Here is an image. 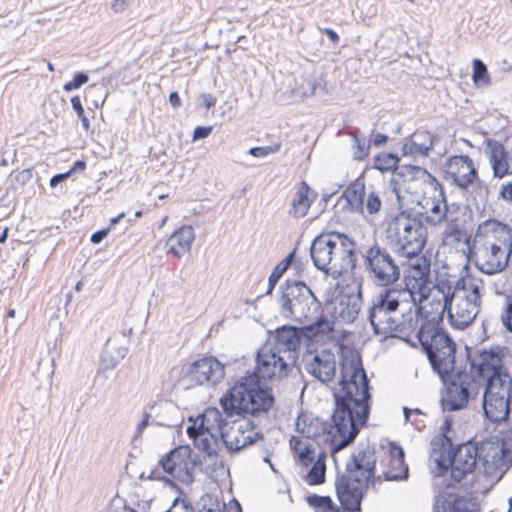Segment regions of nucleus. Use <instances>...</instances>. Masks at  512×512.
I'll use <instances>...</instances> for the list:
<instances>
[{"label": "nucleus", "mask_w": 512, "mask_h": 512, "mask_svg": "<svg viewBox=\"0 0 512 512\" xmlns=\"http://www.w3.org/2000/svg\"><path fill=\"white\" fill-rule=\"evenodd\" d=\"M452 512H474L469 508V503L464 499L455 500L452 505Z\"/></svg>", "instance_id": "48"}, {"label": "nucleus", "mask_w": 512, "mask_h": 512, "mask_svg": "<svg viewBox=\"0 0 512 512\" xmlns=\"http://www.w3.org/2000/svg\"><path fill=\"white\" fill-rule=\"evenodd\" d=\"M192 424L187 428V434L193 440L195 446L208 455L216 453L219 437L224 434L223 427L226 424L220 410L216 407H208L195 419L190 418Z\"/></svg>", "instance_id": "10"}, {"label": "nucleus", "mask_w": 512, "mask_h": 512, "mask_svg": "<svg viewBox=\"0 0 512 512\" xmlns=\"http://www.w3.org/2000/svg\"><path fill=\"white\" fill-rule=\"evenodd\" d=\"M288 374V365L271 348L264 347L257 354L256 367L252 373L244 377H251L256 381L281 379Z\"/></svg>", "instance_id": "20"}, {"label": "nucleus", "mask_w": 512, "mask_h": 512, "mask_svg": "<svg viewBox=\"0 0 512 512\" xmlns=\"http://www.w3.org/2000/svg\"><path fill=\"white\" fill-rule=\"evenodd\" d=\"M343 363L342 378L336 389L333 424L328 430L332 452H338L352 441V374L345 371Z\"/></svg>", "instance_id": "7"}, {"label": "nucleus", "mask_w": 512, "mask_h": 512, "mask_svg": "<svg viewBox=\"0 0 512 512\" xmlns=\"http://www.w3.org/2000/svg\"><path fill=\"white\" fill-rule=\"evenodd\" d=\"M126 6H127V0H112L111 1V8L116 13L124 11Z\"/></svg>", "instance_id": "51"}, {"label": "nucleus", "mask_w": 512, "mask_h": 512, "mask_svg": "<svg viewBox=\"0 0 512 512\" xmlns=\"http://www.w3.org/2000/svg\"><path fill=\"white\" fill-rule=\"evenodd\" d=\"M512 250L502 247L479 245L478 266L487 274L493 275L506 269L510 261Z\"/></svg>", "instance_id": "26"}, {"label": "nucleus", "mask_w": 512, "mask_h": 512, "mask_svg": "<svg viewBox=\"0 0 512 512\" xmlns=\"http://www.w3.org/2000/svg\"><path fill=\"white\" fill-rule=\"evenodd\" d=\"M300 301L298 299H289V309L291 311V313H294L295 312V308L297 306V304H299Z\"/></svg>", "instance_id": "58"}, {"label": "nucleus", "mask_w": 512, "mask_h": 512, "mask_svg": "<svg viewBox=\"0 0 512 512\" xmlns=\"http://www.w3.org/2000/svg\"><path fill=\"white\" fill-rule=\"evenodd\" d=\"M8 317L13 318L15 317V310L11 309L8 311Z\"/></svg>", "instance_id": "63"}, {"label": "nucleus", "mask_w": 512, "mask_h": 512, "mask_svg": "<svg viewBox=\"0 0 512 512\" xmlns=\"http://www.w3.org/2000/svg\"><path fill=\"white\" fill-rule=\"evenodd\" d=\"M212 126H198L193 133V140L204 139L212 133Z\"/></svg>", "instance_id": "47"}, {"label": "nucleus", "mask_w": 512, "mask_h": 512, "mask_svg": "<svg viewBox=\"0 0 512 512\" xmlns=\"http://www.w3.org/2000/svg\"><path fill=\"white\" fill-rule=\"evenodd\" d=\"M70 177V173L65 172L61 174H56L50 179V186L56 187L60 182Z\"/></svg>", "instance_id": "52"}, {"label": "nucleus", "mask_w": 512, "mask_h": 512, "mask_svg": "<svg viewBox=\"0 0 512 512\" xmlns=\"http://www.w3.org/2000/svg\"><path fill=\"white\" fill-rule=\"evenodd\" d=\"M443 242L448 245H457L459 243L466 244L470 243V235L467 230L460 224L459 219L452 217L445 224L443 231Z\"/></svg>", "instance_id": "35"}, {"label": "nucleus", "mask_w": 512, "mask_h": 512, "mask_svg": "<svg viewBox=\"0 0 512 512\" xmlns=\"http://www.w3.org/2000/svg\"><path fill=\"white\" fill-rule=\"evenodd\" d=\"M32 178V169L31 168H28V169H23L22 171H20L16 177H15V180L24 185L26 182L30 181Z\"/></svg>", "instance_id": "49"}, {"label": "nucleus", "mask_w": 512, "mask_h": 512, "mask_svg": "<svg viewBox=\"0 0 512 512\" xmlns=\"http://www.w3.org/2000/svg\"><path fill=\"white\" fill-rule=\"evenodd\" d=\"M475 238L479 245L497 246L512 250V228L496 219H487L480 223Z\"/></svg>", "instance_id": "21"}, {"label": "nucleus", "mask_w": 512, "mask_h": 512, "mask_svg": "<svg viewBox=\"0 0 512 512\" xmlns=\"http://www.w3.org/2000/svg\"><path fill=\"white\" fill-rule=\"evenodd\" d=\"M354 439L359 430L367 426L370 414L371 394L369 380L359 362L354 361Z\"/></svg>", "instance_id": "18"}, {"label": "nucleus", "mask_w": 512, "mask_h": 512, "mask_svg": "<svg viewBox=\"0 0 512 512\" xmlns=\"http://www.w3.org/2000/svg\"><path fill=\"white\" fill-rule=\"evenodd\" d=\"M418 205L422 206L425 210L424 220L429 226H442L453 217L452 213L448 210L442 185L436 190H433V192L427 195L423 202H420Z\"/></svg>", "instance_id": "23"}, {"label": "nucleus", "mask_w": 512, "mask_h": 512, "mask_svg": "<svg viewBox=\"0 0 512 512\" xmlns=\"http://www.w3.org/2000/svg\"><path fill=\"white\" fill-rule=\"evenodd\" d=\"M445 179L460 189L479 184L480 177L474 160L468 155L450 156L444 165Z\"/></svg>", "instance_id": "19"}, {"label": "nucleus", "mask_w": 512, "mask_h": 512, "mask_svg": "<svg viewBox=\"0 0 512 512\" xmlns=\"http://www.w3.org/2000/svg\"><path fill=\"white\" fill-rule=\"evenodd\" d=\"M219 403L227 417L250 414L253 416L268 412L274 397L270 389L251 377H242L220 398Z\"/></svg>", "instance_id": "3"}, {"label": "nucleus", "mask_w": 512, "mask_h": 512, "mask_svg": "<svg viewBox=\"0 0 512 512\" xmlns=\"http://www.w3.org/2000/svg\"><path fill=\"white\" fill-rule=\"evenodd\" d=\"M109 231V228L96 231L91 235V242L94 244L100 243L108 235Z\"/></svg>", "instance_id": "50"}, {"label": "nucleus", "mask_w": 512, "mask_h": 512, "mask_svg": "<svg viewBox=\"0 0 512 512\" xmlns=\"http://www.w3.org/2000/svg\"><path fill=\"white\" fill-rule=\"evenodd\" d=\"M499 199L512 205V181H507L500 186Z\"/></svg>", "instance_id": "45"}, {"label": "nucleus", "mask_w": 512, "mask_h": 512, "mask_svg": "<svg viewBox=\"0 0 512 512\" xmlns=\"http://www.w3.org/2000/svg\"><path fill=\"white\" fill-rule=\"evenodd\" d=\"M88 75L85 73H77L74 75L73 79L69 82H66L63 86V89L67 92L76 90L80 88L82 85L88 82Z\"/></svg>", "instance_id": "44"}, {"label": "nucleus", "mask_w": 512, "mask_h": 512, "mask_svg": "<svg viewBox=\"0 0 512 512\" xmlns=\"http://www.w3.org/2000/svg\"><path fill=\"white\" fill-rule=\"evenodd\" d=\"M9 234V228L5 227L2 234L0 235V243L3 244L6 242Z\"/></svg>", "instance_id": "59"}, {"label": "nucleus", "mask_w": 512, "mask_h": 512, "mask_svg": "<svg viewBox=\"0 0 512 512\" xmlns=\"http://www.w3.org/2000/svg\"><path fill=\"white\" fill-rule=\"evenodd\" d=\"M343 199H345V201L347 202V204H351V198H350V195H349V192H348V189L346 191H344L342 197Z\"/></svg>", "instance_id": "60"}, {"label": "nucleus", "mask_w": 512, "mask_h": 512, "mask_svg": "<svg viewBox=\"0 0 512 512\" xmlns=\"http://www.w3.org/2000/svg\"><path fill=\"white\" fill-rule=\"evenodd\" d=\"M450 422L448 420H445L444 424H443V430L444 431H448L450 429Z\"/></svg>", "instance_id": "62"}, {"label": "nucleus", "mask_w": 512, "mask_h": 512, "mask_svg": "<svg viewBox=\"0 0 512 512\" xmlns=\"http://www.w3.org/2000/svg\"><path fill=\"white\" fill-rule=\"evenodd\" d=\"M393 311H388L378 304H374L369 312L370 323L374 332L383 336L409 335L410 328L407 326V315L403 314V319L397 321L390 316Z\"/></svg>", "instance_id": "22"}, {"label": "nucleus", "mask_w": 512, "mask_h": 512, "mask_svg": "<svg viewBox=\"0 0 512 512\" xmlns=\"http://www.w3.org/2000/svg\"><path fill=\"white\" fill-rule=\"evenodd\" d=\"M280 148H281V143L278 142V143H274L273 145H270V146L253 147L249 150L248 153L253 157L262 158V157H266L270 154L278 152L280 150Z\"/></svg>", "instance_id": "43"}, {"label": "nucleus", "mask_w": 512, "mask_h": 512, "mask_svg": "<svg viewBox=\"0 0 512 512\" xmlns=\"http://www.w3.org/2000/svg\"><path fill=\"white\" fill-rule=\"evenodd\" d=\"M472 81L475 86H488L491 84V77L484 62L480 59L472 61Z\"/></svg>", "instance_id": "38"}, {"label": "nucleus", "mask_w": 512, "mask_h": 512, "mask_svg": "<svg viewBox=\"0 0 512 512\" xmlns=\"http://www.w3.org/2000/svg\"><path fill=\"white\" fill-rule=\"evenodd\" d=\"M445 385L441 395V404L445 410L456 411L468 405L469 398L479 393V387L474 377L465 370L449 372L446 377H440Z\"/></svg>", "instance_id": "11"}, {"label": "nucleus", "mask_w": 512, "mask_h": 512, "mask_svg": "<svg viewBox=\"0 0 512 512\" xmlns=\"http://www.w3.org/2000/svg\"><path fill=\"white\" fill-rule=\"evenodd\" d=\"M47 67H48V69H49L51 72H53V71H54V66H53V64H52L51 62H48Z\"/></svg>", "instance_id": "64"}, {"label": "nucleus", "mask_w": 512, "mask_h": 512, "mask_svg": "<svg viewBox=\"0 0 512 512\" xmlns=\"http://www.w3.org/2000/svg\"><path fill=\"white\" fill-rule=\"evenodd\" d=\"M377 463L374 444H360L354 453V512L360 511V500L374 484Z\"/></svg>", "instance_id": "12"}, {"label": "nucleus", "mask_w": 512, "mask_h": 512, "mask_svg": "<svg viewBox=\"0 0 512 512\" xmlns=\"http://www.w3.org/2000/svg\"><path fill=\"white\" fill-rule=\"evenodd\" d=\"M86 169V162L84 160H77L72 168L67 171L68 173H70V176L75 173L76 171H83Z\"/></svg>", "instance_id": "54"}, {"label": "nucleus", "mask_w": 512, "mask_h": 512, "mask_svg": "<svg viewBox=\"0 0 512 512\" xmlns=\"http://www.w3.org/2000/svg\"><path fill=\"white\" fill-rule=\"evenodd\" d=\"M404 415L407 422L421 431L425 428V415L419 409L404 408Z\"/></svg>", "instance_id": "41"}, {"label": "nucleus", "mask_w": 512, "mask_h": 512, "mask_svg": "<svg viewBox=\"0 0 512 512\" xmlns=\"http://www.w3.org/2000/svg\"><path fill=\"white\" fill-rule=\"evenodd\" d=\"M294 257V252L288 254L281 262H279L276 267L273 269L272 273L269 276V285L270 289H273L278 280L282 277V275L289 268L292 263Z\"/></svg>", "instance_id": "40"}, {"label": "nucleus", "mask_w": 512, "mask_h": 512, "mask_svg": "<svg viewBox=\"0 0 512 512\" xmlns=\"http://www.w3.org/2000/svg\"><path fill=\"white\" fill-rule=\"evenodd\" d=\"M310 253L319 270L341 273L352 265V240L338 232L322 233L313 240Z\"/></svg>", "instance_id": "5"}, {"label": "nucleus", "mask_w": 512, "mask_h": 512, "mask_svg": "<svg viewBox=\"0 0 512 512\" xmlns=\"http://www.w3.org/2000/svg\"><path fill=\"white\" fill-rule=\"evenodd\" d=\"M382 206L379 194L374 191H366L364 178L354 180V209L361 214H375Z\"/></svg>", "instance_id": "30"}, {"label": "nucleus", "mask_w": 512, "mask_h": 512, "mask_svg": "<svg viewBox=\"0 0 512 512\" xmlns=\"http://www.w3.org/2000/svg\"><path fill=\"white\" fill-rule=\"evenodd\" d=\"M169 102L174 108H178L181 106V99L177 92H171L169 95Z\"/></svg>", "instance_id": "55"}, {"label": "nucleus", "mask_w": 512, "mask_h": 512, "mask_svg": "<svg viewBox=\"0 0 512 512\" xmlns=\"http://www.w3.org/2000/svg\"><path fill=\"white\" fill-rule=\"evenodd\" d=\"M417 335L433 370L440 377H447L449 372L457 370L456 344L444 331L437 327H420Z\"/></svg>", "instance_id": "9"}, {"label": "nucleus", "mask_w": 512, "mask_h": 512, "mask_svg": "<svg viewBox=\"0 0 512 512\" xmlns=\"http://www.w3.org/2000/svg\"><path fill=\"white\" fill-rule=\"evenodd\" d=\"M324 33L329 37V39L334 43L337 44L339 41V37L336 32H334L332 29H325Z\"/></svg>", "instance_id": "57"}, {"label": "nucleus", "mask_w": 512, "mask_h": 512, "mask_svg": "<svg viewBox=\"0 0 512 512\" xmlns=\"http://www.w3.org/2000/svg\"><path fill=\"white\" fill-rule=\"evenodd\" d=\"M354 144H357V147H358V151L354 152L355 157L358 159L365 158L369 153L370 144L369 143L366 144L365 142L361 143V140L358 139L355 135H354Z\"/></svg>", "instance_id": "46"}, {"label": "nucleus", "mask_w": 512, "mask_h": 512, "mask_svg": "<svg viewBox=\"0 0 512 512\" xmlns=\"http://www.w3.org/2000/svg\"><path fill=\"white\" fill-rule=\"evenodd\" d=\"M399 158L392 153H381L375 157L374 167L381 172H389L397 169Z\"/></svg>", "instance_id": "39"}, {"label": "nucleus", "mask_w": 512, "mask_h": 512, "mask_svg": "<svg viewBox=\"0 0 512 512\" xmlns=\"http://www.w3.org/2000/svg\"><path fill=\"white\" fill-rule=\"evenodd\" d=\"M194 229L190 225H183L175 230L166 241L167 253L173 257L181 258L188 254L194 242Z\"/></svg>", "instance_id": "31"}, {"label": "nucleus", "mask_w": 512, "mask_h": 512, "mask_svg": "<svg viewBox=\"0 0 512 512\" xmlns=\"http://www.w3.org/2000/svg\"><path fill=\"white\" fill-rule=\"evenodd\" d=\"M335 489L340 506L331 497L309 494L305 501L314 512H352V475L350 472L338 474Z\"/></svg>", "instance_id": "14"}, {"label": "nucleus", "mask_w": 512, "mask_h": 512, "mask_svg": "<svg viewBox=\"0 0 512 512\" xmlns=\"http://www.w3.org/2000/svg\"><path fill=\"white\" fill-rule=\"evenodd\" d=\"M483 289V280L469 272L456 282L448 306L453 327L463 329L474 321L480 310Z\"/></svg>", "instance_id": "4"}, {"label": "nucleus", "mask_w": 512, "mask_h": 512, "mask_svg": "<svg viewBox=\"0 0 512 512\" xmlns=\"http://www.w3.org/2000/svg\"><path fill=\"white\" fill-rule=\"evenodd\" d=\"M512 383L486 385L483 396V409L486 417L495 423L508 419L512 411Z\"/></svg>", "instance_id": "16"}, {"label": "nucleus", "mask_w": 512, "mask_h": 512, "mask_svg": "<svg viewBox=\"0 0 512 512\" xmlns=\"http://www.w3.org/2000/svg\"><path fill=\"white\" fill-rule=\"evenodd\" d=\"M312 464V467L305 476V482L310 486L321 485L325 482V454H319L316 461H314Z\"/></svg>", "instance_id": "36"}, {"label": "nucleus", "mask_w": 512, "mask_h": 512, "mask_svg": "<svg viewBox=\"0 0 512 512\" xmlns=\"http://www.w3.org/2000/svg\"><path fill=\"white\" fill-rule=\"evenodd\" d=\"M441 186V183L426 169L405 165L393 179V190L399 201L419 204L427 195Z\"/></svg>", "instance_id": "8"}, {"label": "nucleus", "mask_w": 512, "mask_h": 512, "mask_svg": "<svg viewBox=\"0 0 512 512\" xmlns=\"http://www.w3.org/2000/svg\"><path fill=\"white\" fill-rule=\"evenodd\" d=\"M336 365L334 355L330 352L316 355L310 363V372L322 382L332 380L335 375Z\"/></svg>", "instance_id": "33"}, {"label": "nucleus", "mask_w": 512, "mask_h": 512, "mask_svg": "<svg viewBox=\"0 0 512 512\" xmlns=\"http://www.w3.org/2000/svg\"><path fill=\"white\" fill-rule=\"evenodd\" d=\"M367 260L375 278L382 285H388L398 279V267L388 254L382 253L378 249H370Z\"/></svg>", "instance_id": "27"}, {"label": "nucleus", "mask_w": 512, "mask_h": 512, "mask_svg": "<svg viewBox=\"0 0 512 512\" xmlns=\"http://www.w3.org/2000/svg\"><path fill=\"white\" fill-rule=\"evenodd\" d=\"M316 198L317 193L305 181H301L292 196L289 214L294 218L306 216Z\"/></svg>", "instance_id": "32"}, {"label": "nucleus", "mask_w": 512, "mask_h": 512, "mask_svg": "<svg viewBox=\"0 0 512 512\" xmlns=\"http://www.w3.org/2000/svg\"><path fill=\"white\" fill-rule=\"evenodd\" d=\"M485 144L489 151L488 159L494 177L502 179L512 175V149L508 150L494 139H487Z\"/></svg>", "instance_id": "28"}, {"label": "nucleus", "mask_w": 512, "mask_h": 512, "mask_svg": "<svg viewBox=\"0 0 512 512\" xmlns=\"http://www.w3.org/2000/svg\"><path fill=\"white\" fill-rule=\"evenodd\" d=\"M389 232L394 238L398 255L409 260L407 265L426 256L422 251L427 245L428 232L417 216L401 211L390 222Z\"/></svg>", "instance_id": "6"}, {"label": "nucleus", "mask_w": 512, "mask_h": 512, "mask_svg": "<svg viewBox=\"0 0 512 512\" xmlns=\"http://www.w3.org/2000/svg\"><path fill=\"white\" fill-rule=\"evenodd\" d=\"M385 457L381 461L383 475L386 480H402L408 476V465L405 463L404 450L396 442L389 441L381 445Z\"/></svg>", "instance_id": "24"}, {"label": "nucleus", "mask_w": 512, "mask_h": 512, "mask_svg": "<svg viewBox=\"0 0 512 512\" xmlns=\"http://www.w3.org/2000/svg\"><path fill=\"white\" fill-rule=\"evenodd\" d=\"M333 330L334 323L325 317H321L315 323L304 327L307 336L321 339L329 336Z\"/></svg>", "instance_id": "37"}, {"label": "nucleus", "mask_w": 512, "mask_h": 512, "mask_svg": "<svg viewBox=\"0 0 512 512\" xmlns=\"http://www.w3.org/2000/svg\"><path fill=\"white\" fill-rule=\"evenodd\" d=\"M472 368L486 385L512 383V376L504 364L503 353L499 348L480 351L472 362Z\"/></svg>", "instance_id": "13"}, {"label": "nucleus", "mask_w": 512, "mask_h": 512, "mask_svg": "<svg viewBox=\"0 0 512 512\" xmlns=\"http://www.w3.org/2000/svg\"><path fill=\"white\" fill-rule=\"evenodd\" d=\"M430 273V256H422L405 268V285L412 291L413 297L419 295L416 307L407 318L411 332L419 330V318L424 321L421 327L432 328L442 322L445 311L448 312L449 293L437 285L430 287Z\"/></svg>", "instance_id": "2"}, {"label": "nucleus", "mask_w": 512, "mask_h": 512, "mask_svg": "<svg viewBox=\"0 0 512 512\" xmlns=\"http://www.w3.org/2000/svg\"><path fill=\"white\" fill-rule=\"evenodd\" d=\"M225 377L224 365L214 356H204L191 362L184 378L191 386H215Z\"/></svg>", "instance_id": "17"}, {"label": "nucleus", "mask_w": 512, "mask_h": 512, "mask_svg": "<svg viewBox=\"0 0 512 512\" xmlns=\"http://www.w3.org/2000/svg\"><path fill=\"white\" fill-rule=\"evenodd\" d=\"M160 465L176 482L188 485L194 480L197 462L188 445H181L170 451L160 460Z\"/></svg>", "instance_id": "15"}, {"label": "nucleus", "mask_w": 512, "mask_h": 512, "mask_svg": "<svg viewBox=\"0 0 512 512\" xmlns=\"http://www.w3.org/2000/svg\"><path fill=\"white\" fill-rule=\"evenodd\" d=\"M215 104V100L209 96L208 99L206 100V107L207 108H210L212 107L213 105Z\"/></svg>", "instance_id": "61"}, {"label": "nucleus", "mask_w": 512, "mask_h": 512, "mask_svg": "<svg viewBox=\"0 0 512 512\" xmlns=\"http://www.w3.org/2000/svg\"><path fill=\"white\" fill-rule=\"evenodd\" d=\"M388 140V137L384 134H381V133H378L374 136V138L372 139V142L375 146H380V145H383L387 142Z\"/></svg>", "instance_id": "56"}, {"label": "nucleus", "mask_w": 512, "mask_h": 512, "mask_svg": "<svg viewBox=\"0 0 512 512\" xmlns=\"http://www.w3.org/2000/svg\"><path fill=\"white\" fill-rule=\"evenodd\" d=\"M380 307L388 311H401V314L410 316L412 309L416 307V298L412 291L405 285V288H386L380 292L377 302Z\"/></svg>", "instance_id": "25"}, {"label": "nucleus", "mask_w": 512, "mask_h": 512, "mask_svg": "<svg viewBox=\"0 0 512 512\" xmlns=\"http://www.w3.org/2000/svg\"><path fill=\"white\" fill-rule=\"evenodd\" d=\"M71 104H72L73 109L77 113V116L81 120V124H82L83 129L85 131H89L90 130V122H89L88 118L85 115V111H84V108L82 106V102H81L80 97L78 95L73 96L71 98Z\"/></svg>", "instance_id": "42"}, {"label": "nucleus", "mask_w": 512, "mask_h": 512, "mask_svg": "<svg viewBox=\"0 0 512 512\" xmlns=\"http://www.w3.org/2000/svg\"><path fill=\"white\" fill-rule=\"evenodd\" d=\"M291 449L297 463L303 467L310 466L317 459L315 447L308 438L292 437Z\"/></svg>", "instance_id": "34"}, {"label": "nucleus", "mask_w": 512, "mask_h": 512, "mask_svg": "<svg viewBox=\"0 0 512 512\" xmlns=\"http://www.w3.org/2000/svg\"><path fill=\"white\" fill-rule=\"evenodd\" d=\"M254 437V427L249 421L233 422L224 434H222L224 443L233 451H239L252 444Z\"/></svg>", "instance_id": "29"}, {"label": "nucleus", "mask_w": 512, "mask_h": 512, "mask_svg": "<svg viewBox=\"0 0 512 512\" xmlns=\"http://www.w3.org/2000/svg\"><path fill=\"white\" fill-rule=\"evenodd\" d=\"M430 459L434 464L432 472L435 477L444 476L450 470L451 478L460 482L475 470L479 462L486 476L497 478L512 462V445L503 438H491L480 448L476 443L467 442L453 451L450 437L442 432L431 441Z\"/></svg>", "instance_id": "1"}, {"label": "nucleus", "mask_w": 512, "mask_h": 512, "mask_svg": "<svg viewBox=\"0 0 512 512\" xmlns=\"http://www.w3.org/2000/svg\"><path fill=\"white\" fill-rule=\"evenodd\" d=\"M223 512H242V509L236 500H232L225 505Z\"/></svg>", "instance_id": "53"}]
</instances>
